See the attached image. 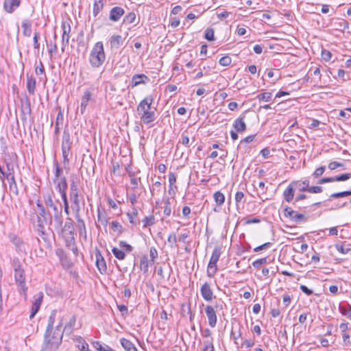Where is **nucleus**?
Masks as SVG:
<instances>
[{
  "label": "nucleus",
  "instance_id": "nucleus-1",
  "mask_svg": "<svg viewBox=\"0 0 351 351\" xmlns=\"http://www.w3.org/2000/svg\"><path fill=\"white\" fill-rule=\"evenodd\" d=\"M154 98L152 95L145 97L137 106L136 111L141 122L149 125L156 120V108L152 109Z\"/></svg>",
  "mask_w": 351,
  "mask_h": 351
},
{
  "label": "nucleus",
  "instance_id": "nucleus-2",
  "mask_svg": "<svg viewBox=\"0 0 351 351\" xmlns=\"http://www.w3.org/2000/svg\"><path fill=\"white\" fill-rule=\"evenodd\" d=\"M62 324L60 323L56 329L52 331L45 332V343L42 351H56L60 345L62 339Z\"/></svg>",
  "mask_w": 351,
  "mask_h": 351
},
{
  "label": "nucleus",
  "instance_id": "nucleus-3",
  "mask_svg": "<svg viewBox=\"0 0 351 351\" xmlns=\"http://www.w3.org/2000/svg\"><path fill=\"white\" fill-rule=\"evenodd\" d=\"M36 206L38 210L37 215V231L42 239L45 241L47 240V234L45 232V225L47 223L51 225V217H49V214L47 213L44 206L39 199L36 202Z\"/></svg>",
  "mask_w": 351,
  "mask_h": 351
},
{
  "label": "nucleus",
  "instance_id": "nucleus-4",
  "mask_svg": "<svg viewBox=\"0 0 351 351\" xmlns=\"http://www.w3.org/2000/svg\"><path fill=\"white\" fill-rule=\"evenodd\" d=\"M105 60L106 55L103 43L101 41L97 42L90 53V64L93 67L98 68L103 64Z\"/></svg>",
  "mask_w": 351,
  "mask_h": 351
},
{
  "label": "nucleus",
  "instance_id": "nucleus-5",
  "mask_svg": "<svg viewBox=\"0 0 351 351\" xmlns=\"http://www.w3.org/2000/svg\"><path fill=\"white\" fill-rule=\"evenodd\" d=\"M61 231L62 237L66 236L74 235V226L73 220L68 217L64 224V226L59 229Z\"/></svg>",
  "mask_w": 351,
  "mask_h": 351
},
{
  "label": "nucleus",
  "instance_id": "nucleus-6",
  "mask_svg": "<svg viewBox=\"0 0 351 351\" xmlns=\"http://www.w3.org/2000/svg\"><path fill=\"white\" fill-rule=\"evenodd\" d=\"M205 313L208 317V324L210 327L214 328L216 326L217 317L213 306L208 305L205 308Z\"/></svg>",
  "mask_w": 351,
  "mask_h": 351
},
{
  "label": "nucleus",
  "instance_id": "nucleus-7",
  "mask_svg": "<svg viewBox=\"0 0 351 351\" xmlns=\"http://www.w3.org/2000/svg\"><path fill=\"white\" fill-rule=\"evenodd\" d=\"M70 199L71 202V208L73 210L75 213H79L80 212V197L79 195V191H74V192H70Z\"/></svg>",
  "mask_w": 351,
  "mask_h": 351
},
{
  "label": "nucleus",
  "instance_id": "nucleus-8",
  "mask_svg": "<svg viewBox=\"0 0 351 351\" xmlns=\"http://www.w3.org/2000/svg\"><path fill=\"white\" fill-rule=\"evenodd\" d=\"M10 239L14 245L17 252L25 253L27 245L21 238L16 235H10Z\"/></svg>",
  "mask_w": 351,
  "mask_h": 351
},
{
  "label": "nucleus",
  "instance_id": "nucleus-9",
  "mask_svg": "<svg viewBox=\"0 0 351 351\" xmlns=\"http://www.w3.org/2000/svg\"><path fill=\"white\" fill-rule=\"evenodd\" d=\"M62 51H64V47L69 45V34L71 32V26L69 23L62 22Z\"/></svg>",
  "mask_w": 351,
  "mask_h": 351
},
{
  "label": "nucleus",
  "instance_id": "nucleus-10",
  "mask_svg": "<svg viewBox=\"0 0 351 351\" xmlns=\"http://www.w3.org/2000/svg\"><path fill=\"white\" fill-rule=\"evenodd\" d=\"M21 3V0H4L3 9L9 14L13 13Z\"/></svg>",
  "mask_w": 351,
  "mask_h": 351
},
{
  "label": "nucleus",
  "instance_id": "nucleus-11",
  "mask_svg": "<svg viewBox=\"0 0 351 351\" xmlns=\"http://www.w3.org/2000/svg\"><path fill=\"white\" fill-rule=\"evenodd\" d=\"M125 14V10L119 6L112 8L109 14V19L113 22H117L121 17Z\"/></svg>",
  "mask_w": 351,
  "mask_h": 351
},
{
  "label": "nucleus",
  "instance_id": "nucleus-12",
  "mask_svg": "<svg viewBox=\"0 0 351 351\" xmlns=\"http://www.w3.org/2000/svg\"><path fill=\"white\" fill-rule=\"evenodd\" d=\"M48 216L51 217V221L53 220L54 226L56 229H60L62 227L63 219L61 207H60V210H56V212L53 213L52 215L49 214Z\"/></svg>",
  "mask_w": 351,
  "mask_h": 351
},
{
  "label": "nucleus",
  "instance_id": "nucleus-13",
  "mask_svg": "<svg viewBox=\"0 0 351 351\" xmlns=\"http://www.w3.org/2000/svg\"><path fill=\"white\" fill-rule=\"evenodd\" d=\"M75 217L77 223V228L80 236L83 237L84 240L87 239L86 228L84 221L80 217V213L75 214Z\"/></svg>",
  "mask_w": 351,
  "mask_h": 351
},
{
  "label": "nucleus",
  "instance_id": "nucleus-14",
  "mask_svg": "<svg viewBox=\"0 0 351 351\" xmlns=\"http://www.w3.org/2000/svg\"><path fill=\"white\" fill-rule=\"evenodd\" d=\"M202 298L206 301H211L213 298V292L208 282L204 283L200 289Z\"/></svg>",
  "mask_w": 351,
  "mask_h": 351
},
{
  "label": "nucleus",
  "instance_id": "nucleus-15",
  "mask_svg": "<svg viewBox=\"0 0 351 351\" xmlns=\"http://www.w3.org/2000/svg\"><path fill=\"white\" fill-rule=\"evenodd\" d=\"M92 96H93V94L90 90L86 89L84 91V95L82 97L81 104H80L81 114L84 113L88 102L92 99Z\"/></svg>",
  "mask_w": 351,
  "mask_h": 351
},
{
  "label": "nucleus",
  "instance_id": "nucleus-16",
  "mask_svg": "<svg viewBox=\"0 0 351 351\" xmlns=\"http://www.w3.org/2000/svg\"><path fill=\"white\" fill-rule=\"evenodd\" d=\"M62 238L64 241L66 247L77 255L78 250L75 243L74 235L62 237Z\"/></svg>",
  "mask_w": 351,
  "mask_h": 351
},
{
  "label": "nucleus",
  "instance_id": "nucleus-17",
  "mask_svg": "<svg viewBox=\"0 0 351 351\" xmlns=\"http://www.w3.org/2000/svg\"><path fill=\"white\" fill-rule=\"evenodd\" d=\"M67 182L66 178L62 177L60 180L57 182L56 189L60 192L61 195V197H67L66 196V189H67Z\"/></svg>",
  "mask_w": 351,
  "mask_h": 351
},
{
  "label": "nucleus",
  "instance_id": "nucleus-18",
  "mask_svg": "<svg viewBox=\"0 0 351 351\" xmlns=\"http://www.w3.org/2000/svg\"><path fill=\"white\" fill-rule=\"evenodd\" d=\"M110 46L112 50L118 49L123 43V39L121 35H113L110 37Z\"/></svg>",
  "mask_w": 351,
  "mask_h": 351
},
{
  "label": "nucleus",
  "instance_id": "nucleus-19",
  "mask_svg": "<svg viewBox=\"0 0 351 351\" xmlns=\"http://www.w3.org/2000/svg\"><path fill=\"white\" fill-rule=\"evenodd\" d=\"M43 294L40 293L36 298H35L32 307V312L29 315V318L32 319L38 311L40 304L43 301Z\"/></svg>",
  "mask_w": 351,
  "mask_h": 351
},
{
  "label": "nucleus",
  "instance_id": "nucleus-20",
  "mask_svg": "<svg viewBox=\"0 0 351 351\" xmlns=\"http://www.w3.org/2000/svg\"><path fill=\"white\" fill-rule=\"evenodd\" d=\"M149 81V77L145 74L134 75L132 79V87H135L141 84H145Z\"/></svg>",
  "mask_w": 351,
  "mask_h": 351
},
{
  "label": "nucleus",
  "instance_id": "nucleus-21",
  "mask_svg": "<svg viewBox=\"0 0 351 351\" xmlns=\"http://www.w3.org/2000/svg\"><path fill=\"white\" fill-rule=\"evenodd\" d=\"M96 265L99 269V271L101 273H106L107 270V267L106 264V261L101 254L100 252L96 253Z\"/></svg>",
  "mask_w": 351,
  "mask_h": 351
},
{
  "label": "nucleus",
  "instance_id": "nucleus-22",
  "mask_svg": "<svg viewBox=\"0 0 351 351\" xmlns=\"http://www.w3.org/2000/svg\"><path fill=\"white\" fill-rule=\"evenodd\" d=\"M6 179L8 180L9 182L10 190L12 191L13 193L18 195L17 184L15 181L13 173H8L6 174Z\"/></svg>",
  "mask_w": 351,
  "mask_h": 351
},
{
  "label": "nucleus",
  "instance_id": "nucleus-23",
  "mask_svg": "<svg viewBox=\"0 0 351 351\" xmlns=\"http://www.w3.org/2000/svg\"><path fill=\"white\" fill-rule=\"evenodd\" d=\"M233 127L237 132H243L246 130L244 117H239L234 120Z\"/></svg>",
  "mask_w": 351,
  "mask_h": 351
},
{
  "label": "nucleus",
  "instance_id": "nucleus-24",
  "mask_svg": "<svg viewBox=\"0 0 351 351\" xmlns=\"http://www.w3.org/2000/svg\"><path fill=\"white\" fill-rule=\"evenodd\" d=\"M74 341L76 343V346L80 351H90L88 348V343L82 337H75L74 338Z\"/></svg>",
  "mask_w": 351,
  "mask_h": 351
},
{
  "label": "nucleus",
  "instance_id": "nucleus-25",
  "mask_svg": "<svg viewBox=\"0 0 351 351\" xmlns=\"http://www.w3.org/2000/svg\"><path fill=\"white\" fill-rule=\"evenodd\" d=\"M23 35L25 37H29L32 34V23L29 20H23L21 23Z\"/></svg>",
  "mask_w": 351,
  "mask_h": 351
},
{
  "label": "nucleus",
  "instance_id": "nucleus-26",
  "mask_svg": "<svg viewBox=\"0 0 351 351\" xmlns=\"http://www.w3.org/2000/svg\"><path fill=\"white\" fill-rule=\"evenodd\" d=\"M76 324V317L75 315H73L69 322L65 325L63 332H65L67 335L71 334L75 330V326Z\"/></svg>",
  "mask_w": 351,
  "mask_h": 351
},
{
  "label": "nucleus",
  "instance_id": "nucleus-27",
  "mask_svg": "<svg viewBox=\"0 0 351 351\" xmlns=\"http://www.w3.org/2000/svg\"><path fill=\"white\" fill-rule=\"evenodd\" d=\"M300 191H307L308 192L310 180L309 178L305 179L302 182H295L292 183Z\"/></svg>",
  "mask_w": 351,
  "mask_h": 351
},
{
  "label": "nucleus",
  "instance_id": "nucleus-28",
  "mask_svg": "<svg viewBox=\"0 0 351 351\" xmlns=\"http://www.w3.org/2000/svg\"><path fill=\"white\" fill-rule=\"evenodd\" d=\"M120 343L122 346V347L126 350V351H138L136 347L134 346V344L130 341V340L125 339V338H121L120 339Z\"/></svg>",
  "mask_w": 351,
  "mask_h": 351
},
{
  "label": "nucleus",
  "instance_id": "nucleus-29",
  "mask_svg": "<svg viewBox=\"0 0 351 351\" xmlns=\"http://www.w3.org/2000/svg\"><path fill=\"white\" fill-rule=\"evenodd\" d=\"M36 86V81L32 76H27V89L28 93L31 95H34Z\"/></svg>",
  "mask_w": 351,
  "mask_h": 351
},
{
  "label": "nucleus",
  "instance_id": "nucleus-30",
  "mask_svg": "<svg viewBox=\"0 0 351 351\" xmlns=\"http://www.w3.org/2000/svg\"><path fill=\"white\" fill-rule=\"evenodd\" d=\"M293 186V185L292 183L289 184L283 193V197L288 202H291L294 197V190Z\"/></svg>",
  "mask_w": 351,
  "mask_h": 351
},
{
  "label": "nucleus",
  "instance_id": "nucleus-31",
  "mask_svg": "<svg viewBox=\"0 0 351 351\" xmlns=\"http://www.w3.org/2000/svg\"><path fill=\"white\" fill-rule=\"evenodd\" d=\"M14 277L16 282L21 287L25 286V277L23 269L14 271Z\"/></svg>",
  "mask_w": 351,
  "mask_h": 351
},
{
  "label": "nucleus",
  "instance_id": "nucleus-32",
  "mask_svg": "<svg viewBox=\"0 0 351 351\" xmlns=\"http://www.w3.org/2000/svg\"><path fill=\"white\" fill-rule=\"evenodd\" d=\"M138 213L136 208H133L131 213H128L127 216L128 217L130 223L133 226H136L139 224L140 221L137 220L136 218L138 215Z\"/></svg>",
  "mask_w": 351,
  "mask_h": 351
},
{
  "label": "nucleus",
  "instance_id": "nucleus-33",
  "mask_svg": "<svg viewBox=\"0 0 351 351\" xmlns=\"http://www.w3.org/2000/svg\"><path fill=\"white\" fill-rule=\"evenodd\" d=\"M221 248L219 247H215L212 253L211 257L210 258V261L208 263H211L212 265H217L219 257L221 256Z\"/></svg>",
  "mask_w": 351,
  "mask_h": 351
},
{
  "label": "nucleus",
  "instance_id": "nucleus-34",
  "mask_svg": "<svg viewBox=\"0 0 351 351\" xmlns=\"http://www.w3.org/2000/svg\"><path fill=\"white\" fill-rule=\"evenodd\" d=\"M93 346L95 349H97L99 351H114L113 349H112L109 346L106 344H102L99 341H95L93 342Z\"/></svg>",
  "mask_w": 351,
  "mask_h": 351
},
{
  "label": "nucleus",
  "instance_id": "nucleus-35",
  "mask_svg": "<svg viewBox=\"0 0 351 351\" xmlns=\"http://www.w3.org/2000/svg\"><path fill=\"white\" fill-rule=\"evenodd\" d=\"M104 7V0H95L93 13L94 16H97Z\"/></svg>",
  "mask_w": 351,
  "mask_h": 351
},
{
  "label": "nucleus",
  "instance_id": "nucleus-36",
  "mask_svg": "<svg viewBox=\"0 0 351 351\" xmlns=\"http://www.w3.org/2000/svg\"><path fill=\"white\" fill-rule=\"evenodd\" d=\"M70 192H74L79 191L78 189V180L75 175L72 174L70 179Z\"/></svg>",
  "mask_w": 351,
  "mask_h": 351
},
{
  "label": "nucleus",
  "instance_id": "nucleus-37",
  "mask_svg": "<svg viewBox=\"0 0 351 351\" xmlns=\"http://www.w3.org/2000/svg\"><path fill=\"white\" fill-rule=\"evenodd\" d=\"M351 178V173H343L339 176H330V182L345 181Z\"/></svg>",
  "mask_w": 351,
  "mask_h": 351
},
{
  "label": "nucleus",
  "instance_id": "nucleus-38",
  "mask_svg": "<svg viewBox=\"0 0 351 351\" xmlns=\"http://www.w3.org/2000/svg\"><path fill=\"white\" fill-rule=\"evenodd\" d=\"M349 245H345V243H336L335 247L337 250L342 254H346L349 252L350 249L348 247Z\"/></svg>",
  "mask_w": 351,
  "mask_h": 351
},
{
  "label": "nucleus",
  "instance_id": "nucleus-39",
  "mask_svg": "<svg viewBox=\"0 0 351 351\" xmlns=\"http://www.w3.org/2000/svg\"><path fill=\"white\" fill-rule=\"evenodd\" d=\"M213 198L215 199V202L218 206L222 205L225 202V196L224 195L220 192L217 191L213 194Z\"/></svg>",
  "mask_w": 351,
  "mask_h": 351
},
{
  "label": "nucleus",
  "instance_id": "nucleus-40",
  "mask_svg": "<svg viewBox=\"0 0 351 351\" xmlns=\"http://www.w3.org/2000/svg\"><path fill=\"white\" fill-rule=\"evenodd\" d=\"M97 220L104 226H107L108 219L104 213H101L99 210L97 211Z\"/></svg>",
  "mask_w": 351,
  "mask_h": 351
},
{
  "label": "nucleus",
  "instance_id": "nucleus-41",
  "mask_svg": "<svg viewBox=\"0 0 351 351\" xmlns=\"http://www.w3.org/2000/svg\"><path fill=\"white\" fill-rule=\"evenodd\" d=\"M55 319H56V311H53L49 317L46 332L53 330Z\"/></svg>",
  "mask_w": 351,
  "mask_h": 351
},
{
  "label": "nucleus",
  "instance_id": "nucleus-42",
  "mask_svg": "<svg viewBox=\"0 0 351 351\" xmlns=\"http://www.w3.org/2000/svg\"><path fill=\"white\" fill-rule=\"evenodd\" d=\"M112 252L119 260H123L125 258V252L121 249L114 247L112 249Z\"/></svg>",
  "mask_w": 351,
  "mask_h": 351
},
{
  "label": "nucleus",
  "instance_id": "nucleus-43",
  "mask_svg": "<svg viewBox=\"0 0 351 351\" xmlns=\"http://www.w3.org/2000/svg\"><path fill=\"white\" fill-rule=\"evenodd\" d=\"M142 221L143 222V228L152 226L156 222L155 217L153 215H151L149 216L145 217Z\"/></svg>",
  "mask_w": 351,
  "mask_h": 351
},
{
  "label": "nucleus",
  "instance_id": "nucleus-44",
  "mask_svg": "<svg viewBox=\"0 0 351 351\" xmlns=\"http://www.w3.org/2000/svg\"><path fill=\"white\" fill-rule=\"evenodd\" d=\"M110 226L112 230L114 232H117L118 235H120L123 233V228L117 221H112Z\"/></svg>",
  "mask_w": 351,
  "mask_h": 351
},
{
  "label": "nucleus",
  "instance_id": "nucleus-45",
  "mask_svg": "<svg viewBox=\"0 0 351 351\" xmlns=\"http://www.w3.org/2000/svg\"><path fill=\"white\" fill-rule=\"evenodd\" d=\"M256 98L259 101H269L272 99V94L269 92H265L258 95Z\"/></svg>",
  "mask_w": 351,
  "mask_h": 351
},
{
  "label": "nucleus",
  "instance_id": "nucleus-46",
  "mask_svg": "<svg viewBox=\"0 0 351 351\" xmlns=\"http://www.w3.org/2000/svg\"><path fill=\"white\" fill-rule=\"evenodd\" d=\"M45 204L47 207L50 208L52 209L53 213L56 212V210H60V208H58L53 202V199L50 195H49L45 199Z\"/></svg>",
  "mask_w": 351,
  "mask_h": 351
},
{
  "label": "nucleus",
  "instance_id": "nucleus-47",
  "mask_svg": "<svg viewBox=\"0 0 351 351\" xmlns=\"http://www.w3.org/2000/svg\"><path fill=\"white\" fill-rule=\"evenodd\" d=\"M217 271V265H212L211 263H208L207 267V275L208 277H213Z\"/></svg>",
  "mask_w": 351,
  "mask_h": 351
},
{
  "label": "nucleus",
  "instance_id": "nucleus-48",
  "mask_svg": "<svg viewBox=\"0 0 351 351\" xmlns=\"http://www.w3.org/2000/svg\"><path fill=\"white\" fill-rule=\"evenodd\" d=\"M204 38L209 41L215 40L214 29L212 28H207L204 33Z\"/></svg>",
  "mask_w": 351,
  "mask_h": 351
},
{
  "label": "nucleus",
  "instance_id": "nucleus-49",
  "mask_svg": "<svg viewBox=\"0 0 351 351\" xmlns=\"http://www.w3.org/2000/svg\"><path fill=\"white\" fill-rule=\"evenodd\" d=\"M164 210L163 213L166 216H170L171 214V208L169 199H167L164 201Z\"/></svg>",
  "mask_w": 351,
  "mask_h": 351
},
{
  "label": "nucleus",
  "instance_id": "nucleus-50",
  "mask_svg": "<svg viewBox=\"0 0 351 351\" xmlns=\"http://www.w3.org/2000/svg\"><path fill=\"white\" fill-rule=\"evenodd\" d=\"M119 245L121 250L123 249L125 252L130 253L133 250V247L124 241H120L119 242Z\"/></svg>",
  "mask_w": 351,
  "mask_h": 351
},
{
  "label": "nucleus",
  "instance_id": "nucleus-51",
  "mask_svg": "<svg viewBox=\"0 0 351 351\" xmlns=\"http://www.w3.org/2000/svg\"><path fill=\"white\" fill-rule=\"evenodd\" d=\"M348 195H351V191H346L339 193H335L330 195V197L333 198H340L343 197H346ZM350 203L351 204V199H350Z\"/></svg>",
  "mask_w": 351,
  "mask_h": 351
},
{
  "label": "nucleus",
  "instance_id": "nucleus-52",
  "mask_svg": "<svg viewBox=\"0 0 351 351\" xmlns=\"http://www.w3.org/2000/svg\"><path fill=\"white\" fill-rule=\"evenodd\" d=\"M136 19V14L134 12H129L125 16L123 23L131 24L134 22Z\"/></svg>",
  "mask_w": 351,
  "mask_h": 351
},
{
  "label": "nucleus",
  "instance_id": "nucleus-53",
  "mask_svg": "<svg viewBox=\"0 0 351 351\" xmlns=\"http://www.w3.org/2000/svg\"><path fill=\"white\" fill-rule=\"evenodd\" d=\"M232 62V59L228 56H225L221 58L219 60V63L220 65L223 66H229Z\"/></svg>",
  "mask_w": 351,
  "mask_h": 351
},
{
  "label": "nucleus",
  "instance_id": "nucleus-54",
  "mask_svg": "<svg viewBox=\"0 0 351 351\" xmlns=\"http://www.w3.org/2000/svg\"><path fill=\"white\" fill-rule=\"evenodd\" d=\"M71 150V143L69 138L68 137L66 140H64L62 143V152H69Z\"/></svg>",
  "mask_w": 351,
  "mask_h": 351
},
{
  "label": "nucleus",
  "instance_id": "nucleus-55",
  "mask_svg": "<svg viewBox=\"0 0 351 351\" xmlns=\"http://www.w3.org/2000/svg\"><path fill=\"white\" fill-rule=\"evenodd\" d=\"M140 265L141 269H143L144 272H147L148 271L149 261L147 256H143L141 258Z\"/></svg>",
  "mask_w": 351,
  "mask_h": 351
},
{
  "label": "nucleus",
  "instance_id": "nucleus-56",
  "mask_svg": "<svg viewBox=\"0 0 351 351\" xmlns=\"http://www.w3.org/2000/svg\"><path fill=\"white\" fill-rule=\"evenodd\" d=\"M176 176L173 172H170L169 173V193H171V191L173 190L172 186L176 183Z\"/></svg>",
  "mask_w": 351,
  "mask_h": 351
},
{
  "label": "nucleus",
  "instance_id": "nucleus-57",
  "mask_svg": "<svg viewBox=\"0 0 351 351\" xmlns=\"http://www.w3.org/2000/svg\"><path fill=\"white\" fill-rule=\"evenodd\" d=\"M325 170H326L325 166H322V167H319L317 169H316L312 175L313 179L319 178L324 173Z\"/></svg>",
  "mask_w": 351,
  "mask_h": 351
},
{
  "label": "nucleus",
  "instance_id": "nucleus-58",
  "mask_svg": "<svg viewBox=\"0 0 351 351\" xmlns=\"http://www.w3.org/2000/svg\"><path fill=\"white\" fill-rule=\"evenodd\" d=\"M12 265L14 271L22 269L21 263L18 258H14L12 261Z\"/></svg>",
  "mask_w": 351,
  "mask_h": 351
},
{
  "label": "nucleus",
  "instance_id": "nucleus-59",
  "mask_svg": "<svg viewBox=\"0 0 351 351\" xmlns=\"http://www.w3.org/2000/svg\"><path fill=\"white\" fill-rule=\"evenodd\" d=\"M54 166H55V168H56V171H55V178H56L54 180V182L56 183L57 178H59L61 176V174L63 172V170L60 167L58 162H56V161L54 162Z\"/></svg>",
  "mask_w": 351,
  "mask_h": 351
},
{
  "label": "nucleus",
  "instance_id": "nucleus-60",
  "mask_svg": "<svg viewBox=\"0 0 351 351\" xmlns=\"http://www.w3.org/2000/svg\"><path fill=\"white\" fill-rule=\"evenodd\" d=\"M186 132H183L181 135V138L179 140V143L185 145L186 147H189V138L187 135H186Z\"/></svg>",
  "mask_w": 351,
  "mask_h": 351
},
{
  "label": "nucleus",
  "instance_id": "nucleus-61",
  "mask_svg": "<svg viewBox=\"0 0 351 351\" xmlns=\"http://www.w3.org/2000/svg\"><path fill=\"white\" fill-rule=\"evenodd\" d=\"M56 254L59 258L60 261L66 259V254L62 248H58L56 250Z\"/></svg>",
  "mask_w": 351,
  "mask_h": 351
},
{
  "label": "nucleus",
  "instance_id": "nucleus-62",
  "mask_svg": "<svg viewBox=\"0 0 351 351\" xmlns=\"http://www.w3.org/2000/svg\"><path fill=\"white\" fill-rule=\"evenodd\" d=\"M271 245H272V243L270 242L265 243L263 245H261L255 247L254 249V252H258L261 250H267V249L269 248L270 247H271Z\"/></svg>",
  "mask_w": 351,
  "mask_h": 351
},
{
  "label": "nucleus",
  "instance_id": "nucleus-63",
  "mask_svg": "<svg viewBox=\"0 0 351 351\" xmlns=\"http://www.w3.org/2000/svg\"><path fill=\"white\" fill-rule=\"evenodd\" d=\"M167 241L171 245V246L173 247V244L176 243L177 242L176 234L175 232L170 233L167 238Z\"/></svg>",
  "mask_w": 351,
  "mask_h": 351
},
{
  "label": "nucleus",
  "instance_id": "nucleus-64",
  "mask_svg": "<svg viewBox=\"0 0 351 351\" xmlns=\"http://www.w3.org/2000/svg\"><path fill=\"white\" fill-rule=\"evenodd\" d=\"M189 237V231L188 230H184L183 232L179 236L178 241L182 243H186V239Z\"/></svg>",
  "mask_w": 351,
  "mask_h": 351
}]
</instances>
